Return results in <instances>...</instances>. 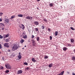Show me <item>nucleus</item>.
Segmentation results:
<instances>
[{
    "label": "nucleus",
    "instance_id": "obj_34",
    "mask_svg": "<svg viewBox=\"0 0 75 75\" xmlns=\"http://www.w3.org/2000/svg\"><path fill=\"white\" fill-rule=\"evenodd\" d=\"M3 37H4L3 36H1V35H0V39H2V38H3Z\"/></svg>",
    "mask_w": 75,
    "mask_h": 75
},
{
    "label": "nucleus",
    "instance_id": "obj_51",
    "mask_svg": "<svg viewBox=\"0 0 75 75\" xmlns=\"http://www.w3.org/2000/svg\"><path fill=\"white\" fill-rule=\"evenodd\" d=\"M33 46H34L35 45L34 44V43L33 44Z\"/></svg>",
    "mask_w": 75,
    "mask_h": 75
},
{
    "label": "nucleus",
    "instance_id": "obj_58",
    "mask_svg": "<svg viewBox=\"0 0 75 75\" xmlns=\"http://www.w3.org/2000/svg\"><path fill=\"white\" fill-rule=\"evenodd\" d=\"M27 0V1H28V0Z\"/></svg>",
    "mask_w": 75,
    "mask_h": 75
},
{
    "label": "nucleus",
    "instance_id": "obj_9",
    "mask_svg": "<svg viewBox=\"0 0 75 75\" xmlns=\"http://www.w3.org/2000/svg\"><path fill=\"white\" fill-rule=\"evenodd\" d=\"M21 58V56L20 54L18 55V56L17 59H20Z\"/></svg>",
    "mask_w": 75,
    "mask_h": 75
},
{
    "label": "nucleus",
    "instance_id": "obj_26",
    "mask_svg": "<svg viewBox=\"0 0 75 75\" xmlns=\"http://www.w3.org/2000/svg\"><path fill=\"white\" fill-rule=\"evenodd\" d=\"M32 44H34V43L35 42V40H34L33 39L32 40Z\"/></svg>",
    "mask_w": 75,
    "mask_h": 75
},
{
    "label": "nucleus",
    "instance_id": "obj_43",
    "mask_svg": "<svg viewBox=\"0 0 75 75\" xmlns=\"http://www.w3.org/2000/svg\"><path fill=\"white\" fill-rule=\"evenodd\" d=\"M3 14V13H0V15L1 16V15H2Z\"/></svg>",
    "mask_w": 75,
    "mask_h": 75
},
{
    "label": "nucleus",
    "instance_id": "obj_32",
    "mask_svg": "<svg viewBox=\"0 0 75 75\" xmlns=\"http://www.w3.org/2000/svg\"><path fill=\"white\" fill-rule=\"evenodd\" d=\"M3 68H4L3 67V66L0 67V69H3Z\"/></svg>",
    "mask_w": 75,
    "mask_h": 75
},
{
    "label": "nucleus",
    "instance_id": "obj_50",
    "mask_svg": "<svg viewBox=\"0 0 75 75\" xmlns=\"http://www.w3.org/2000/svg\"><path fill=\"white\" fill-rule=\"evenodd\" d=\"M40 0H37V1H40Z\"/></svg>",
    "mask_w": 75,
    "mask_h": 75
},
{
    "label": "nucleus",
    "instance_id": "obj_5",
    "mask_svg": "<svg viewBox=\"0 0 75 75\" xmlns=\"http://www.w3.org/2000/svg\"><path fill=\"white\" fill-rule=\"evenodd\" d=\"M17 74H21L23 73V71L21 70H18L17 72Z\"/></svg>",
    "mask_w": 75,
    "mask_h": 75
},
{
    "label": "nucleus",
    "instance_id": "obj_7",
    "mask_svg": "<svg viewBox=\"0 0 75 75\" xmlns=\"http://www.w3.org/2000/svg\"><path fill=\"white\" fill-rule=\"evenodd\" d=\"M4 47H7V48H8L9 47V46L8 45V43H7L4 44Z\"/></svg>",
    "mask_w": 75,
    "mask_h": 75
},
{
    "label": "nucleus",
    "instance_id": "obj_40",
    "mask_svg": "<svg viewBox=\"0 0 75 75\" xmlns=\"http://www.w3.org/2000/svg\"><path fill=\"white\" fill-rule=\"evenodd\" d=\"M48 31H49V32H50V31H51V30L50 28H48Z\"/></svg>",
    "mask_w": 75,
    "mask_h": 75
},
{
    "label": "nucleus",
    "instance_id": "obj_55",
    "mask_svg": "<svg viewBox=\"0 0 75 75\" xmlns=\"http://www.w3.org/2000/svg\"><path fill=\"white\" fill-rule=\"evenodd\" d=\"M19 54H20V52L19 53Z\"/></svg>",
    "mask_w": 75,
    "mask_h": 75
},
{
    "label": "nucleus",
    "instance_id": "obj_14",
    "mask_svg": "<svg viewBox=\"0 0 75 75\" xmlns=\"http://www.w3.org/2000/svg\"><path fill=\"white\" fill-rule=\"evenodd\" d=\"M16 16L13 15L12 16L11 18H10V19H13L14 18H15Z\"/></svg>",
    "mask_w": 75,
    "mask_h": 75
},
{
    "label": "nucleus",
    "instance_id": "obj_49",
    "mask_svg": "<svg viewBox=\"0 0 75 75\" xmlns=\"http://www.w3.org/2000/svg\"><path fill=\"white\" fill-rule=\"evenodd\" d=\"M1 48H2V47L1 46H0V49H1Z\"/></svg>",
    "mask_w": 75,
    "mask_h": 75
},
{
    "label": "nucleus",
    "instance_id": "obj_28",
    "mask_svg": "<svg viewBox=\"0 0 75 75\" xmlns=\"http://www.w3.org/2000/svg\"><path fill=\"white\" fill-rule=\"evenodd\" d=\"M9 72V71L8 70H7L5 71V72L7 74V73H8Z\"/></svg>",
    "mask_w": 75,
    "mask_h": 75
},
{
    "label": "nucleus",
    "instance_id": "obj_3",
    "mask_svg": "<svg viewBox=\"0 0 75 75\" xmlns=\"http://www.w3.org/2000/svg\"><path fill=\"white\" fill-rule=\"evenodd\" d=\"M5 67L7 69H11V67L8 64H5Z\"/></svg>",
    "mask_w": 75,
    "mask_h": 75
},
{
    "label": "nucleus",
    "instance_id": "obj_30",
    "mask_svg": "<svg viewBox=\"0 0 75 75\" xmlns=\"http://www.w3.org/2000/svg\"><path fill=\"white\" fill-rule=\"evenodd\" d=\"M43 21L45 22H47V19H46V18H44L43 19Z\"/></svg>",
    "mask_w": 75,
    "mask_h": 75
},
{
    "label": "nucleus",
    "instance_id": "obj_38",
    "mask_svg": "<svg viewBox=\"0 0 75 75\" xmlns=\"http://www.w3.org/2000/svg\"><path fill=\"white\" fill-rule=\"evenodd\" d=\"M67 46L68 47H71V45L70 44H67Z\"/></svg>",
    "mask_w": 75,
    "mask_h": 75
},
{
    "label": "nucleus",
    "instance_id": "obj_42",
    "mask_svg": "<svg viewBox=\"0 0 75 75\" xmlns=\"http://www.w3.org/2000/svg\"><path fill=\"white\" fill-rule=\"evenodd\" d=\"M52 36H50V40H52Z\"/></svg>",
    "mask_w": 75,
    "mask_h": 75
},
{
    "label": "nucleus",
    "instance_id": "obj_54",
    "mask_svg": "<svg viewBox=\"0 0 75 75\" xmlns=\"http://www.w3.org/2000/svg\"><path fill=\"white\" fill-rule=\"evenodd\" d=\"M1 46V44H0V47Z\"/></svg>",
    "mask_w": 75,
    "mask_h": 75
},
{
    "label": "nucleus",
    "instance_id": "obj_23",
    "mask_svg": "<svg viewBox=\"0 0 75 75\" xmlns=\"http://www.w3.org/2000/svg\"><path fill=\"white\" fill-rule=\"evenodd\" d=\"M55 36H57L58 35V31H56L55 33Z\"/></svg>",
    "mask_w": 75,
    "mask_h": 75
},
{
    "label": "nucleus",
    "instance_id": "obj_36",
    "mask_svg": "<svg viewBox=\"0 0 75 75\" xmlns=\"http://www.w3.org/2000/svg\"><path fill=\"white\" fill-rule=\"evenodd\" d=\"M35 30L36 31H38V28H35Z\"/></svg>",
    "mask_w": 75,
    "mask_h": 75
},
{
    "label": "nucleus",
    "instance_id": "obj_41",
    "mask_svg": "<svg viewBox=\"0 0 75 75\" xmlns=\"http://www.w3.org/2000/svg\"><path fill=\"white\" fill-rule=\"evenodd\" d=\"M34 38V36L33 35H32L31 36L32 38Z\"/></svg>",
    "mask_w": 75,
    "mask_h": 75
},
{
    "label": "nucleus",
    "instance_id": "obj_22",
    "mask_svg": "<svg viewBox=\"0 0 75 75\" xmlns=\"http://www.w3.org/2000/svg\"><path fill=\"white\" fill-rule=\"evenodd\" d=\"M29 69H30V67H27L26 68L25 71H28Z\"/></svg>",
    "mask_w": 75,
    "mask_h": 75
},
{
    "label": "nucleus",
    "instance_id": "obj_24",
    "mask_svg": "<svg viewBox=\"0 0 75 75\" xmlns=\"http://www.w3.org/2000/svg\"><path fill=\"white\" fill-rule=\"evenodd\" d=\"M64 71H63L60 74L61 75H62L64 74Z\"/></svg>",
    "mask_w": 75,
    "mask_h": 75
},
{
    "label": "nucleus",
    "instance_id": "obj_18",
    "mask_svg": "<svg viewBox=\"0 0 75 75\" xmlns=\"http://www.w3.org/2000/svg\"><path fill=\"white\" fill-rule=\"evenodd\" d=\"M71 42H72V43H73L74 42V40L73 39H71Z\"/></svg>",
    "mask_w": 75,
    "mask_h": 75
},
{
    "label": "nucleus",
    "instance_id": "obj_31",
    "mask_svg": "<svg viewBox=\"0 0 75 75\" xmlns=\"http://www.w3.org/2000/svg\"><path fill=\"white\" fill-rule=\"evenodd\" d=\"M1 59L2 61H5V59H4V57H2Z\"/></svg>",
    "mask_w": 75,
    "mask_h": 75
},
{
    "label": "nucleus",
    "instance_id": "obj_12",
    "mask_svg": "<svg viewBox=\"0 0 75 75\" xmlns=\"http://www.w3.org/2000/svg\"><path fill=\"white\" fill-rule=\"evenodd\" d=\"M32 61L33 62H35L36 61L35 60V59L34 58H33L32 59Z\"/></svg>",
    "mask_w": 75,
    "mask_h": 75
},
{
    "label": "nucleus",
    "instance_id": "obj_45",
    "mask_svg": "<svg viewBox=\"0 0 75 75\" xmlns=\"http://www.w3.org/2000/svg\"><path fill=\"white\" fill-rule=\"evenodd\" d=\"M2 21V19H1V18H0V22H1V21Z\"/></svg>",
    "mask_w": 75,
    "mask_h": 75
},
{
    "label": "nucleus",
    "instance_id": "obj_52",
    "mask_svg": "<svg viewBox=\"0 0 75 75\" xmlns=\"http://www.w3.org/2000/svg\"><path fill=\"white\" fill-rule=\"evenodd\" d=\"M24 47H23V48H22V50H24Z\"/></svg>",
    "mask_w": 75,
    "mask_h": 75
},
{
    "label": "nucleus",
    "instance_id": "obj_29",
    "mask_svg": "<svg viewBox=\"0 0 75 75\" xmlns=\"http://www.w3.org/2000/svg\"><path fill=\"white\" fill-rule=\"evenodd\" d=\"M5 41L6 42H7L8 41H9V39H6V40Z\"/></svg>",
    "mask_w": 75,
    "mask_h": 75
},
{
    "label": "nucleus",
    "instance_id": "obj_46",
    "mask_svg": "<svg viewBox=\"0 0 75 75\" xmlns=\"http://www.w3.org/2000/svg\"><path fill=\"white\" fill-rule=\"evenodd\" d=\"M72 74L73 75H75V73H72Z\"/></svg>",
    "mask_w": 75,
    "mask_h": 75
},
{
    "label": "nucleus",
    "instance_id": "obj_8",
    "mask_svg": "<svg viewBox=\"0 0 75 75\" xmlns=\"http://www.w3.org/2000/svg\"><path fill=\"white\" fill-rule=\"evenodd\" d=\"M4 23H0V27H1L2 28H3V27L4 26Z\"/></svg>",
    "mask_w": 75,
    "mask_h": 75
},
{
    "label": "nucleus",
    "instance_id": "obj_20",
    "mask_svg": "<svg viewBox=\"0 0 75 75\" xmlns=\"http://www.w3.org/2000/svg\"><path fill=\"white\" fill-rule=\"evenodd\" d=\"M44 59H47V58H48V56H47V55H45L44 57Z\"/></svg>",
    "mask_w": 75,
    "mask_h": 75
},
{
    "label": "nucleus",
    "instance_id": "obj_39",
    "mask_svg": "<svg viewBox=\"0 0 75 75\" xmlns=\"http://www.w3.org/2000/svg\"><path fill=\"white\" fill-rule=\"evenodd\" d=\"M25 35V33H23L22 36H23H23H24Z\"/></svg>",
    "mask_w": 75,
    "mask_h": 75
},
{
    "label": "nucleus",
    "instance_id": "obj_35",
    "mask_svg": "<svg viewBox=\"0 0 75 75\" xmlns=\"http://www.w3.org/2000/svg\"><path fill=\"white\" fill-rule=\"evenodd\" d=\"M37 41H39V40H40V38H39L38 37H37Z\"/></svg>",
    "mask_w": 75,
    "mask_h": 75
},
{
    "label": "nucleus",
    "instance_id": "obj_57",
    "mask_svg": "<svg viewBox=\"0 0 75 75\" xmlns=\"http://www.w3.org/2000/svg\"><path fill=\"white\" fill-rule=\"evenodd\" d=\"M1 52H0V54H1Z\"/></svg>",
    "mask_w": 75,
    "mask_h": 75
},
{
    "label": "nucleus",
    "instance_id": "obj_27",
    "mask_svg": "<svg viewBox=\"0 0 75 75\" xmlns=\"http://www.w3.org/2000/svg\"><path fill=\"white\" fill-rule=\"evenodd\" d=\"M24 41L23 40V39H22L20 41L21 42V43H23L24 42Z\"/></svg>",
    "mask_w": 75,
    "mask_h": 75
},
{
    "label": "nucleus",
    "instance_id": "obj_33",
    "mask_svg": "<svg viewBox=\"0 0 75 75\" xmlns=\"http://www.w3.org/2000/svg\"><path fill=\"white\" fill-rule=\"evenodd\" d=\"M70 28L72 30H75V29L74 28H73L72 27H70Z\"/></svg>",
    "mask_w": 75,
    "mask_h": 75
},
{
    "label": "nucleus",
    "instance_id": "obj_37",
    "mask_svg": "<svg viewBox=\"0 0 75 75\" xmlns=\"http://www.w3.org/2000/svg\"><path fill=\"white\" fill-rule=\"evenodd\" d=\"M23 64H25V65H28V64H27V62L24 63H23Z\"/></svg>",
    "mask_w": 75,
    "mask_h": 75
},
{
    "label": "nucleus",
    "instance_id": "obj_53",
    "mask_svg": "<svg viewBox=\"0 0 75 75\" xmlns=\"http://www.w3.org/2000/svg\"><path fill=\"white\" fill-rule=\"evenodd\" d=\"M57 75H61L60 74H57Z\"/></svg>",
    "mask_w": 75,
    "mask_h": 75
},
{
    "label": "nucleus",
    "instance_id": "obj_47",
    "mask_svg": "<svg viewBox=\"0 0 75 75\" xmlns=\"http://www.w3.org/2000/svg\"><path fill=\"white\" fill-rule=\"evenodd\" d=\"M67 72L68 74H69V71H67Z\"/></svg>",
    "mask_w": 75,
    "mask_h": 75
},
{
    "label": "nucleus",
    "instance_id": "obj_19",
    "mask_svg": "<svg viewBox=\"0 0 75 75\" xmlns=\"http://www.w3.org/2000/svg\"><path fill=\"white\" fill-rule=\"evenodd\" d=\"M71 59L73 61H75V57L73 56V57H72Z\"/></svg>",
    "mask_w": 75,
    "mask_h": 75
},
{
    "label": "nucleus",
    "instance_id": "obj_25",
    "mask_svg": "<svg viewBox=\"0 0 75 75\" xmlns=\"http://www.w3.org/2000/svg\"><path fill=\"white\" fill-rule=\"evenodd\" d=\"M27 35H25V36H23V38H27Z\"/></svg>",
    "mask_w": 75,
    "mask_h": 75
},
{
    "label": "nucleus",
    "instance_id": "obj_15",
    "mask_svg": "<svg viewBox=\"0 0 75 75\" xmlns=\"http://www.w3.org/2000/svg\"><path fill=\"white\" fill-rule=\"evenodd\" d=\"M63 51H66V50H67L68 49L66 47H63Z\"/></svg>",
    "mask_w": 75,
    "mask_h": 75
},
{
    "label": "nucleus",
    "instance_id": "obj_13",
    "mask_svg": "<svg viewBox=\"0 0 75 75\" xmlns=\"http://www.w3.org/2000/svg\"><path fill=\"white\" fill-rule=\"evenodd\" d=\"M54 6V4L53 3H51L50 4H49V6L50 7H52Z\"/></svg>",
    "mask_w": 75,
    "mask_h": 75
},
{
    "label": "nucleus",
    "instance_id": "obj_16",
    "mask_svg": "<svg viewBox=\"0 0 75 75\" xmlns=\"http://www.w3.org/2000/svg\"><path fill=\"white\" fill-rule=\"evenodd\" d=\"M52 67V64H50L48 66V67H49V68H51V67Z\"/></svg>",
    "mask_w": 75,
    "mask_h": 75
},
{
    "label": "nucleus",
    "instance_id": "obj_1",
    "mask_svg": "<svg viewBox=\"0 0 75 75\" xmlns=\"http://www.w3.org/2000/svg\"><path fill=\"white\" fill-rule=\"evenodd\" d=\"M18 48V46H17V45H14V46L13 47H12V51H14L15 50H17Z\"/></svg>",
    "mask_w": 75,
    "mask_h": 75
},
{
    "label": "nucleus",
    "instance_id": "obj_2",
    "mask_svg": "<svg viewBox=\"0 0 75 75\" xmlns=\"http://www.w3.org/2000/svg\"><path fill=\"white\" fill-rule=\"evenodd\" d=\"M7 18V17L6 16L5 17V22L6 24H8V22H9V19Z\"/></svg>",
    "mask_w": 75,
    "mask_h": 75
},
{
    "label": "nucleus",
    "instance_id": "obj_17",
    "mask_svg": "<svg viewBox=\"0 0 75 75\" xmlns=\"http://www.w3.org/2000/svg\"><path fill=\"white\" fill-rule=\"evenodd\" d=\"M18 17H23V15L22 14H19L18 15Z\"/></svg>",
    "mask_w": 75,
    "mask_h": 75
},
{
    "label": "nucleus",
    "instance_id": "obj_11",
    "mask_svg": "<svg viewBox=\"0 0 75 75\" xmlns=\"http://www.w3.org/2000/svg\"><path fill=\"white\" fill-rule=\"evenodd\" d=\"M34 24L35 25H38L39 24V23H38V22L37 21H35L34 22Z\"/></svg>",
    "mask_w": 75,
    "mask_h": 75
},
{
    "label": "nucleus",
    "instance_id": "obj_48",
    "mask_svg": "<svg viewBox=\"0 0 75 75\" xmlns=\"http://www.w3.org/2000/svg\"><path fill=\"white\" fill-rule=\"evenodd\" d=\"M8 52H10V50H8Z\"/></svg>",
    "mask_w": 75,
    "mask_h": 75
},
{
    "label": "nucleus",
    "instance_id": "obj_6",
    "mask_svg": "<svg viewBox=\"0 0 75 75\" xmlns=\"http://www.w3.org/2000/svg\"><path fill=\"white\" fill-rule=\"evenodd\" d=\"M3 36L4 37V38H7L9 36V34H4Z\"/></svg>",
    "mask_w": 75,
    "mask_h": 75
},
{
    "label": "nucleus",
    "instance_id": "obj_56",
    "mask_svg": "<svg viewBox=\"0 0 75 75\" xmlns=\"http://www.w3.org/2000/svg\"><path fill=\"white\" fill-rule=\"evenodd\" d=\"M25 47H26V45L25 46Z\"/></svg>",
    "mask_w": 75,
    "mask_h": 75
},
{
    "label": "nucleus",
    "instance_id": "obj_44",
    "mask_svg": "<svg viewBox=\"0 0 75 75\" xmlns=\"http://www.w3.org/2000/svg\"><path fill=\"white\" fill-rule=\"evenodd\" d=\"M1 30L3 31H4V27L2 28Z\"/></svg>",
    "mask_w": 75,
    "mask_h": 75
},
{
    "label": "nucleus",
    "instance_id": "obj_10",
    "mask_svg": "<svg viewBox=\"0 0 75 75\" xmlns=\"http://www.w3.org/2000/svg\"><path fill=\"white\" fill-rule=\"evenodd\" d=\"M22 26L20 27L21 28H22L23 30H24V28H25V26H24V25L23 24H22Z\"/></svg>",
    "mask_w": 75,
    "mask_h": 75
},
{
    "label": "nucleus",
    "instance_id": "obj_4",
    "mask_svg": "<svg viewBox=\"0 0 75 75\" xmlns=\"http://www.w3.org/2000/svg\"><path fill=\"white\" fill-rule=\"evenodd\" d=\"M26 18L27 20H33V17L30 16H27Z\"/></svg>",
    "mask_w": 75,
    "mask_h": 75
},
{
    "label": "nucleus",
    "instance_id": "obj_21",
    "mask_svg": "<svg viewBox=\"0 0 75 75\" xmlns=\"http://www.w3.org/2000/svg\"><path fill=\"white\" fill-rule=\"evenodd\" d=\"M41 29H44V28H45V26H41Z\"/></svg>",
    "mask_w": 75,
    "mask_h": 75
}]
</instances>
